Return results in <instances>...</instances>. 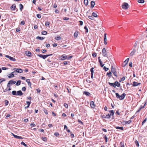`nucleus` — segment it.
<instances>
[{
    "label": "nucleus",
    "instance_id": "1",
    "mask_svg": "<svg viewBox=\"0 0 147 147\" xmlns=\"http://www.w3.org/2000/svg\"><path fill=\"white\" fill-rule=\"evenodd\" d=\"M16 83V82L14 81L13 80H11L9 81L7 84V87H9L8 90H11V88L10 87V84H14Z\"/></svg>",
    "mask_w": 147,
    "mask_h": 147
},
{
    "label": "nucleus",
    "instance_id": "2",
    "mask_svg": "<svg viewBox=\"0 0 147 147\" xmlns=\"http://www.w3.org/2000/svg\"><path fill=\"white\" fill-rule=\"evenodd\" d=\"M142 47L144 50L147 52V41H144L142 43Z\"/></svg>",
    "mask_w": 147,
    "mask_h": 147
},
{
    "label": "nucleus",
    "instance_id": "3",
    "mask_svg": "<svg viewBox=\"0 0 147 147\" xmlns=\"http://www.w3.org/2000/svg\"><path fill=\"white\" fill-rule=\"evenodd\" d=\"M52 55V54H50L49 55H42L40 54H38L37 55V56L40 57L41 58H43V59H45L46 58Z\"/></svg>",
    "mask_w": 147,
    "mask_h": 147
},
{
    "label": "nucleus",
    "instance_id": "4",
    "mask_svg": "<svg viewBox=\"0 0 147 147\" xmlns=\"http://www.w3.org/2000/svg\"><path fill=\"white\" fill-rule=\"evenodd\" d=\"M111 71L113 73L114 76L116 77H117V73L116 71V69L115 68L113 67V66H112L111 67Z\"/></svg>",
    "mask_w": 147,
    "mask_h": 147
},
{
    "label": "nucleus",
    "instance_id": "5",
    "mask_svg": "<svg viewBox=\"0 0 147 147\" xmlns=\"http://www.w3.org/2000/svg\"><path fill=\"white\" fill-rule=\"evenodd\" d=\"M102 55L104 57H107V51L105 48H104L102 50Z\"/></svg>",
    "mask_w": 147,
    "mask_h": 147
},
{
    "label": "nucleus",
    "instance_id": "6",
    "mask_svg": "<svg viewBox=\"0 0 147 147\" xmlns=\"http://www.w3.org/2000/svg\"><path fill=\"white\" fill-rule=\"evenodd\" d=\"M128 4L127 3H124L122 5V7L123 9H127L128 8Z\"/></svg>",
    "mask_w": 147,
    "mask_h": 147
},
{
    "label": "nucleus",
    "instance_id": "7",
    "mask_svg": "<svg viewBox=\"0 0 147 147\" xmlns=\"http://www.w3.org/2000/svg\"><path fill=\"white\" fill-rule=\"evenodd\" d=\"M13 70L15 71L18 73H22V70L20 68H14Z\"/></svg>",
    "mask_w": 147,
    "mask_h": 147
},
{
    "label": "nucleus",
    "instance_id": "8",
    "mask_svg": "<svg viewBox=\"0 0 147 147\" xmlns=\"http://www.w3.org/2000/svg\"><path fill=\"white\" fill-rule=\"evenodd\" d=\"M5 57L9 58L11 61H16V59L15 58H14L13 57H11V56L8 55H5Z\"/></svg>",
    "mask_w": 147,
    "mask_h": 147
},
{
    "label": "nucleus",
    "instance_id": "9",
    "mask_svg": "<svg viewBox=\"0 0 147 147\" xmlns=\"http://www.w3.org/2000/svg\"><path fill=\"white\" fill-rule=\"evenodd\" d=\"M129 60V58H128L125 61H124V64H123L122 65V66L123 67H125L126 65L128 63V62Z\"/></svg>",
    "mask_w": 147,
    "mask_h": 147
},
{
    "label": "nucleus",
    "instance_id": "10",
    "mask_svg": "<svg viewBox=\"0 0 147 147\" xmlns=\"http://www.w3.org/2000/svg\"><path fill=\"white\" fill-rule=\"evenodd\" d=\"M106 34L105 33L104 34V44L105 45L107 44V36H106Z\"/></svg>",
    "mask_w": 147,
    "mask_h": 147
},
{
    "label": "nucleus",
    "instance_id": "11",
    "mask_svg": "<svg viewBox=\"0 0 147 147\" xmlns=\"http://www.w3.org/2000/svg\"><path fill=\"white\" fill-rule=\"evenodd\" d=\"M15 73V71L12 72L11 74H10V75L8 76V77L9 78H11L13 77L15 74L16 75V74H14Z\"/></svg>",
    "mask_w": 147,
    "mask_h": 147
},
{
    "label": "nucleus",
    "instance_id": "12",
    "mask_svg": "<svg viewBox=\"0 0 147 147\" xmlns=\"http://www.w3.org/2000/svg\"><path fill=\"white\" fill-rule=\"evenodd\" d=\"M67 56L65 55H63L61 56V60H64L67 58Z\"/></svg>",
    "mask_w": 147,
    "mask_h": 147
},
{
    "label": "nucleus",
    "instance_id": "13",
    "mask_svg": "<svg viewBox=\"0 0 147 147\" xmlns=\"http://www.w3.org/2000/svg\"><path fill=\"white\" fill-rule=\"evenodd\" d=\"M126 94H125V93H123L122 94L121 96H120V98L119 99L120 100H123L124 98H125Z\"/></svg>",
    "mask_w": 147,
    "mask_h": 147
},
{
    "label": "nucleus",
    "instance_id": "14",
    "mask_svg": "<svg viewBox=\"0 0 147 147\" xmlns=\"http://www.w3.org/2000/svg\"><path fill=\"white\" fill-rule=\"evenodd\" d=\"M140 84H141L140 83H138L135 82H134L133 83V86H138Z\"/></svg>",
    "mask_w": 147,
    "mask_h": 147
},
{
    "label": "nucleus",
    "instance_id": "15",
    "mask_svg": "<svg viewBox=\"0 0 147 147\" xmlns=\"http://www.w3.org/2000/svg\"><path fill=\"white\" fill-rule=\"evenodd\" d=\"M90 105L91 107L92 108L94 109L95 107V105L94 101H92L90 102Z\"/></svg>",
    "mask_w": 147,
    "mask_h": 147
},
{
    "label": "nucleus",
    "instance_id": "16",
    "mask_svg": "<svg viewBox=\"0 0 147 147\" xmlns=\"http://www.w3.org/2000/svg\"><path fill=\"white\" fill-rule=\"evenodd\" d=\"M136 49H134L129 54V55L130 56H133L134 54L136 52Z\"/></svg>",
    "mask_w": 147,
    "mask_h": 147
},
{
    "label": "nucleus",
    "instance_id": "17",
    "mask_svg": "<svg viewBox=\"0 0 147 147\" xmlns=\"http://www.w3.org/2000/svg\"><path fill=\"white\" fill-rule=\"evenodd\" d=\"M17 95L22 96L23 94V93L20 90L17 91Z\"/></svg>",
    "mask_w": 147,
    "mask_h": 147
},
{
    "label": "nucleus",
    "instance_id": "18",
    "mask_svg": "<svg viewBox=\"0 0 147 147\" xmlns=\"http://www.w3.org/2000/svg\"><path fill=\"white\" fill-rule=\"evenodd\" d=\"M90 3H91L90 8L91 9H92L95 5V2L93 1H91V2Z\"/></svg>",
    "mask_w": 147,
    "mask_h": 147
},
{
    "label": "nucleus",
    "instance_id": "19",
    "mask_svg": "<svg viewBox=\"0 0 147 147\" xmlns=\"http://www.w3.org/2000/svg\"><path fill=\"white\" fill-rule=\"evenodd\" d=\"M26 103L27 104V107H25V108L26 109L28 108L29 107V106L30 105L31 103L30 101H27Z\"/></svg>",
    "mask_w": 147,
    "mask_h": 147
},
{
    "label": "nucleus",
    "instance_id": "20",
    "mask_svg": "<svg viewBox=\"0 0 147 147\" xmlns=\"http://www.w3.org/2000/svg\"><path fill=\"white\" fill-rule=\"evenodd\" d=\"M26 54L28 56L31 57V53L29 51H27L26 52Z\"/></svg>",
    "mask_w": 147,
    "mask_h": 147
},
{
    "label": "nucleus",
    "instance_id": "21",
    "mask_svg": "<svg viewBox=\"0 0 147 147\" xmlns=\"http://www.w3.org/2000/svg\"><path fill=\"white\" fill-rule=\"evenodd\" d=\"M16 8V5L15 4H13L11 6V9L14 10Z\"/></svg>",
    "mask_w": 147,
    "mask_h": 147
},
{
    "label": "nucleus",
    "instance_id": "22",
    "mask_svg": "<svg viewBox=\"0 0 147 147\" xmlns=\"http://www.w3.org/2000/svg\"><path fill=\"white\" fill-rule=\"evenodd\" d=\"M83 94H85L86 96H89L90 94L88 92L84 91L83 92Z\"/></svg>",
    "mask_w": 147,
    "mask_h": 147
},
{
    "label": "nucleus",
    "instance_id": "23",
    "mask_svg": "<svg viewBox=\"0 0 147 147\" xmlns=\"http://www.w3.org/2000/svg\"><path fill=\"white\" fill-rule=\"evenodd\" d=\"M78 35V32H76L74 34V36L75 38H76Z\"/></svg>",
    "mask_w": 147,
    "mask_h": 147
},
{
    "label": "nucleus",
    "instance_id": "24",
    "mask_svg": "<svg viewBox=\"0 0 147 147\" xmlns=\"http://www.w3.org/2000/svg\"><path fill=\"white\" fill-rule=\"evenodd\" d=\"M21 80H18L16 82V85L17 86L20 85L21 84Z\"/></svg>",
    "mask_w": 147,
    "mask_h": 147
},
{
    "label": "nucleus",
    "instance_id": "25",
    "mask_svg": "<svg viewBox=\"0 0 147 147\" xmlns=\"http://www.w3.org/2000/svg\"><path fill=\"white\" fill-rule=\"evenodd\" d=\"M115 84L116 85V86H117L118 87H119L120 86V84L118 82L116 81L115 82Z\"/></svg>",
    "mask_w": 147,
    "mask_h": 147
},
{
    "label": "nucleus",
    "instance_id": "26",
    "mask_svg": "<svg viewBox=\"0 0 147 147\" xmlns=\"http://www.w3.org/2000/svg\"><path fill=\"white\" fill-rule=\"evenodd\" d=\"M97 12H93L92 13V16H94L95 17H97Z\"/></svg>",
    "mask_w": 147,
    "mask_h": 147
},
{
    "label": "nucleus",
    "instance_id": "27",
    "mask_svg": "<svg viewBox=\"0 0 147 147\" xmlns=\"http://www.w3.org/2000/svg\"><path fill=\"white\" fill-rule=\"evenodd\" d=\"M14 137L16 138L17 139H22V137L20 136H18L16 135H15L14 136Z\"/></svg>",
    "mask_w": 147,
    "mask_h": 147
},
{
    "label": "nucleus",
    "instance_id": "28",
    "mask_svg": "<svg viewBox=\"0 0 147 147\" xmlns=\"http://www.w3.org/2000/svg\"><path fill=\"white\" fill-rule=\"evenodd\" d=\"M19 7H20V11H22V9H23V5L21 3L20 4Z\"/></svg>",
    "mask_w": 147,
    "mask_h": 147
},
{
    "label": "nucleus",
    "instance_id": "29",
    "mask_svg": "<svg viewBox=\"0 0 147 147\" xmlns=\"http://www.w3.org/2000/svg\"><path fill=\"white\" fill-rule=\"evenodd\" d=\"M12 94L13 95H17V92L16 91L14 90L12 91Z\"/></svg>",
    "mask_w": 147,
    "mask_h": 147
},
{
    "label": "nucleus",
    "instance_id": "30",
    "mask_svg": "<svg viewBox=\"0 0 147 147\" xmlns=\"http://www.w3.org/2000/svg\"><path fill=\"white\" fill-rule=\"evenodd\" d=\"M84 3L85 5L87 6V5H88V0H84Z\"/></svg>",
    "mask_w": 147,
    "mask_h": 147
},
{
    "label": "nucleus",
    "instance_id": "31",
    "mask_svg": "<svg viewBox=\"0 0 147 147\" xmlns=\"http://www.w3.org/2000/svg\"><path fill=\"white\" fill-rule=\"evenodd\" d=\"M109 111L111 113H110V115H112V116H113L114 114V111L113 110H110Z\"/></svg>",
    "mask_w": 147,
    "mask_h": 147
},
{
    "label": "nucleus",
    "instance_id": "32",
    "mask_svg": "<svg viewBox=\"0 0 147 147\" xmlns=\"http://www.w3.org/2000/svg\"><path fill=\"white\" fill-rule=\"evenodd\" d=\"M112 73L111 71H109V72H108L107 74V75L109 77H110L111 76Z\"/></svg>",
    "mask_w": 147,
    "mask_h": 147
},
{
    "label": "nucleus",
    "instance_id": "33",
    "mask_svg": "<svg viewBox=\"0 0 147 147\" xmlns=\"http://www.w3.org/2000/svg\"><path fill=\"white\" fill-rule=\"evenodd\" d=\"M115 128L116 129H119L122 130H123V127L116 126L115 127Z\"/></svg>",
    "mask_w": 147,
    "mask_h": 147
},
{
    "label": "nucleus",
    "instance_id": "34",
    "mask_svg": "<svg viewBox=\"0 0 147 147\" xmlns=\"http://www.w3.org/2000/svg\"><path fill=\"white\" fill-rule=\"evenodd\" d=\"M99 62L100 63V66H101V67H103L104 65V64H102V62L101 61V60H99Z\"/></svg>",
    "mask_w": 147,
    "mask_h": 147
},
{
    "label": "nucleus",
    "instance_id": "35",
    "mask_svg": "<svg viewBox=\"0 0 147 147\" xmlns=\"http://www.w3.org/2000/svg\"><path fill=\"white\" fill-rule=\"evenodd\" d=\"M36 39L40 40H42L44 39L43 37H41L39 36H38L36 37Z\"/></svg>",
    "mask_w": 147,
    "mask_h": 147
},
{
    "label": "nucleus",
    "instance_id": "36",
    "mask_svg": "<svg viewBox=\"0 0 147 147\" xmlns=\"http://www.w3.org/2000/svg\"><path fill=\"white\" fill-rule=\"evenodd\" d=\"M116 96L117 98H120V96L119 95V94L118 93H115Z\"/></svg>",
    "mask_w": 147,
    "mask_h": 147
},
{
    "label": "nucleus",
    "instance_id": "37",
    "mask_svg": "<svg viewBox=\"0 0 147 147\" xmlns=\"http://www.w3.org/2000/svg\"><path fill=\"white\" fill-rule=\"evenodd\" d=\"M84 29L85 30V32L86 33H87L88 32V28L86 26H84Z\"/></svg>",
    "mask_w": 147,
    "mask_h": 147
},
{
    "label": "nucleus",
    "instance_id": "38",
    "mask_svg": "<svg viewBox=\"0 0 147 147\" xmlns=\"http://www.w3.org/2000/svg\"><path fill=\"white\" fill-rule=\"evenodd\" d=\"M42 139L43 141L45 142H46L47 140V138L46 137H42Z\"/></svg>",
    "mask_w": 147,
    "mask_h": 147
},
{
    "label": "nucleus",
    "instance_id": "39",
    "mask_svg": "<svg viewBox=\"0 0 147 147\" xmlns=\"http://www.w3.org/2000/svg\"><path fill=\"white\" fill-rule=\"evenodd\" d=\"M138 1L139 3H144V0H138Z\"/></svg>",
    "mask_w": 147,
    "mask_h": 147
},
{
    "label": "nucleus",
    "instance_id": "40",
    "mask_svg": "<svg viewBox=\"0 0 147 147\" xmlns=\"http://www.w3.org/2000/svg\"><path fill=\"white\" fill-rule=\"evenodd\" d=\"M5 81V79L3 78H2L0 79V84L3 82Z\"/></svg>",
    "mask_w": 147,
    "mask_h": 147
},
{
    "label": "nucleus",
    "instance_id": "41",
    "mask_svg": "<svg viewBox=\"0 0 147 147\" xmlns=\"http://www.w3.org/2000/svg\"><path fill=\"white\" fill-rule=\"evenodd\" d=\"M5 106H7L8 105V104L9 103V101L8 100H5Z\"/></svg>",
    "mask_w": 147,
    "mask_h": 147
},
{
    "label": "nucleus",
    "instance_id": "42",
    "mask_svg": "<svg viewBox=\"0 0 147 147\" xmlns=\"http://www.w3.org/2000/svg\"><path fill=\"white\" fill-rule=\"evenodd\" d=\"M50 22H47L45 23V25L46 26H49L50 24Z\"/></svg>",
    "mask_w": 147,
    "mask_h": 147
},
{
    "label": "nucleus",
    "instance_id": "43",
    "mask_svg": "<svg viewBox=\"0 0 147 147\" xmlns=\"http://www.w3.org/2000/svg\"><path fill=\"white\" fill-rule=\"evenodd\" d=\"M94 69V67H92L90 69V71L91 72V74H94V70L93 69Z\"/></svg>",
    "mask_w": 147,
    "mask_h": 147
},
{
    "label": "nucleus",
    "instance_id": "44",
    "mask_svg": "<svg viewBox=\"0 0 147 147\" xmlns=\"http://www.w3.org/2000/svg\"><path fill=\"white\" fill-rule=\"evenodd\" d=\"M21 144L24 146L25 147H27V145L26 144H25V143L23 142H21Z\"/></svg>",
    "mask_w": 147,
    "mask_h": 147
},
{
    "label": "nucleus",
    "instance_id": "45",
    "mask_svg": "<svg viewBox=\"0 0 147 147\" xmlns=\"http://www.w3.org/2000/svg\"><path fill=\"white\" fill-rule=\"evenodd\" d=\"M47 32L46 31H43L42 32V35H46L47 34Z\"/></svg>",
    "mask_w": 147,
    "mask_h": 147
},
{
    "label": "nucleus",
    "instance_id": "46",
    "mask_svg": "<svg viewBox=\"0 0 147 147\" xmlns=\"http://www.w3.org/2000/svg\"><path fill=\"white\" fill-rule=\"evenodd\" d=\"M111 117V115L109 114H108V115H107L106 116V118L109 119Z\"/></svg>",
    "mask_w": 147,
    "mask_h": 147
},
{
    "label": "nucleus",
    "instance_id": "47",
    "mask_svg": "<svg viewBox=\"0 0 147 147\" xmlns=\"http://www.w3.org/2000/svg\"><path fill=\"white\" fill-rule=\"evenodd\" d=\"M43 111L47 115L48 114L47 111L46 109H44V110H43Z\"/></svg>",
    "mask_w": 147,
    "mask_h": 147
},
{
    "label": "nucleus",
    "instance_id": "48",
    "mask_svg": "<svg viewBox=\"0 0 147 147\" xmlns=\"http://www.w3.org/2000/svg\"><path fill=\"white\" fill-rule=\"evenodd\" d=\"M61 38L60 36H57L55 37V39L57 40H59L61 39Z\"/></svg>",
    "mask_w": 147,
    "mask_h": 147
},
{
    "label": "nucleus",
    "instance_id": "49",
    "mask_svg": "<svg viewBox=\"0 0 147 147\" xmlns=\"http://www.w3.org/2000/svg\"><path fill=\"white\" fill-rule=\"evenodd\" d=\"M135 144L137 147H138L139 146L138 142L137 141H136L135 142Z\"/></svg>",
    "mask_w": 147,
    "mask_h": 147
},
{
    "label": "nucleus",
    "instance_id": "50",
    "mask_svg": "<svg viewBox=\"0 0 147 147\" xmlns=\"http://www.w3.org/2000/svg\"><path fill=\"white\" fill-rule=\"evenodd\" d=\"M9 87H7L4 90V92H6L7 91H10V90H8Z\"/></svg>",
    "mask_w": 147,
    "mask_h": 147
},
{
    "label": "nucleus",
    "instance_id": "51",
    "mask_svg": "<svg viewBox=\"0 0 147 147\" xmlns=\"http://www.w3.org/2000/svg\"><path fill=\"white\" fill-rule=\"evenodd\" d=\"M103 69L105 71H107L109 70V68H107L105 66L103 67Z\"/></svg>",
    "mask_w": 147,
    "mask_h": 147
},
{
    "label": "nucleus",
    "instance_id": "52",
    "mask_svg": "<svg viewBox=\"0 0 147 147\" xmlns=\"http://www.w3.org/2000/svg\"><path fill=\"white\" fill-rule=\"evenodd\" d=\"M131 121L129 120L128 121H126L125 123L126 124H129L131 122Z\"/></svg>",
    "mask_w": 147,
    "mask_h": 147
},
{
    "label": "nucleus",
    "instance_id": "53",
    "mask_svg": "<svg viewBox=\"0 0 147 147\" xmlns=\"http://www.w3.org/2000/svg\"><path fill=\"white\" fill-rule=\"evenodd\" d=\"M37 18H41V16L40 14H38L36 15Z\"/></svg>",
    "mask_w": 147,
    "mask_h": 147
},
{
    "label": "nucleus",
    "instance_id": "54",
    "mask_svg": "<svg viewBox=\"0 0 147 147\" xmlns=\"http://www.w3.org/2000/svg\"><path fill=\"white\" fill-rule=\"evenodd\" d=\"M104 138L105 139L106 142H107L108 141L107 137V136H104Z\"/></svg>",
    "mask_w": 147,
    "mask_h": 147
},
{
    "label": "nucleus",
    "instance_id": "55",
    "mask_svg": "<svg viewBox=\"0 0 147 147\" xmlns=\"http://www.w3.org/2000/svg\"><path fill=\"white\" fill-rule=\"evenodd\" d=\"M121 145V147H124V144L122 142H121L120 143Z\"/></svg>",
    "mask_w": 147,
    "mask_h": 147
},
{
    "label": "nucleus",
    "instance_id": "56",
    "mask_svg": "<svg viewBox=\"0 0 147 147\" xmlns=\"http://www.w3.org/2000/svg\"><path fill=\"white\" fill-rule=\"evenodd\" d=\"M88 18L91 20H93L94 17L93 16H88Z\"/></svg>",
    "mask_w": 147,
    "mask_h": 147
},
{
    "label": "nucleus",
    "instance_id": "57",
    "mask_svg": "<svg viewBox=\"0 0 147 147\" xmlns=\"http://www.w3.org/2000/svg\"><path fill=\"white\" fill-rule=\"evenodd\" d=\"M25 22L24 21H22L20 23V24L22 25H24L25 24Z\"/></svg>",
    "mask_w": 147,
    "mask_h": 147
},
{
    "label": "nucleus",
    "instance_id": "58",
    "mask_svg": "<svg viewBox=\"0 0 147 147\" xmlns=\"http://www.w3.org/2000/svg\"><path fill=\"white\" fill-rule=\"evenodd\" d=\"M22 90L23 91H25L26 88L25 87H23L22 88Z\"/></svg>",
    "mask_w": 147,
    "mask_h": 147
},
{
    "label": "nucleus",
    "instance_id": "59",
    "mask_svg": "<svg viewBox=\"0 0 147 147\" xmlns=\"http://www.w3.org/2000/svg\"><path fill=\"white\" fill-rule=\"evenodd\" d=\"M20 28L18 27V28H16V31L17 32H19V31H20Z\"/></svg>",
    "mask_w": 147,
    "mask_h": 147
},
{
    "label": "nucleus",
    "instance_id": "60",
    "mask_svg": "<svg viewBox=\"0 0 147 147\" xmlns=\"http://www.w3.org/2000/svg\"><path fill=\"white\" fill-rule=\"evenodd\" d=\"M92 56L94 57H96V53H94L92 54Z\"/></svg>",
    "mask_w": 147,
    "mask_h": 147
},
{
    "label": "nucleus",
    "instance_id": "61",
    "mask_svg": "<svg viewBox=\"0 0 147 147\" xmlns=\"http://www.w3.org/2000/svg\"><path fill=\"white\" fill-rule=\"evenodd\" d=\"M64 106L66 108H68V105H67V104L66 103H65L64 104Z\"/></svg>",
    "mask_w": 147,
    "mask_h": 147
},
{
    "label": "nucleus",
    "instance_id": "62",
    "mask_svg": "<svg viewBox=\"0 0 147 147\" xmlns=\"http://www.w3.org/2000/svg\"><path fill=\"white\" fill-rule=\"evenodd\" d=\"M59 133L57 132H56L54 134V135H55L56 136H59Z\"/></svg>",
    "mask_w": 147,
    "mask_h": 147
},
{
    "label": "nucleus",
    "instance_id": "63",
    "mask_svg": "<svg viewBox=\"0 0 147 147\" xmlns=\"http://www.w3.org/2000/svg\"><path fill=\"white\" fill-rule=\"evenodd\" d=\"M79 22H80V25L81 26H82L83 25V22L82 21H79Z\"/></svg>",
    "mask_w": 147,
    "mask_h": 147
},
{
    "label": "nucleus",
    "instance_id": "64",
    "mask_svg": "<svg viewBox=\"0 0 147 147\" xmlns=\"http://www.w3.org/2000/svg\"><path fill=\"white\" fill-rule=\"evenodd\" d=\"M146 121V118L144 120L142 121V125H143Z\"/></svg>",
    "mask_w": 147,
    "mask_h": 147
}]
</instances>
